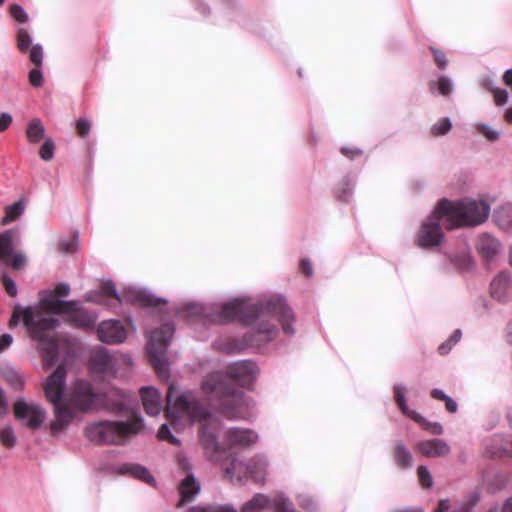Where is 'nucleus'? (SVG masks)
Segmentation results:
<instances>
[{"label": "nucleus", "instance_id": "obj_55", "mask_svg": "<svg viewBox=\"0 0 512 512\" xmlns=\"http://www.w3.org/2000/svg\"><path fill=\"white\" fill-rule=\"evenodd\" d=\"M62 304H65V307L58 310L56 314H63L65 317H68L69 313H72V311H76L78 309H82L79 305V302L77 300H64ZM54 315L55 313L52 312Z\"/></svg>", "mask_w": 512, "mask_h": 512}, {"label": "nucleus", "instance_id": "obj_11", "mask_svg": "<svg viewBox=\"0 0 512 512\" xmlns=\"http://www.w3.org/2000/svg\"><path fill=\"white\" fill-rule=\"evenodd\" d=\"M13 413L22 426L34 431L41 429L47 419V411L41 404L28 401L23 396L15 400Z\"/></svg>", "mask_w": 512, "mask_h": 512}, {"label": "nucleus", "instance_id": "obj_15", "mask_svg": "<svg viewBox=\"0 0 512 512\" xmlns=\"http://www.w3.org/2000/svg\"><path fill=\"white\" fill-rule=\"evenodd\" d=\"M178 468L183 472L178 491L181 496L178 506H183L186 502L191 501L201 490V483L193 472V466L189 457L184 453L177 455Z\"/></svg>", "mask_w": 512, "mask_h": 512}, {"label": "nucleus", "instance_id": "obj_10", "mask_svg": "<svg viewBox=\"0 0 512 512\" xmlns=\"http://www.w3.org/2000/svg\"><path fill=\"white\" fill-rule=\"evenodd\" d=\"M167 401L170 413L175 417H179V413H184L189 415L191 420H195L199 415H210V409L205 407L191 390L179 392L171 385L168 388Z\"/></svg>", "mask_w": 512, "mask_h": 512}, {"label": "nucleus", "instance_id": "obj_3", "mask_svg": "<svg viewBox=\"0 0 512 512\" xmlns=\"http://www.w3.org/2000/svg\"><path fill=\"white\" fill-rule=\"evenodd\" d=\"M11 323L17 325L22 321L29 337L38 341L39 350L47 367H53L59 359V342L56 337L46 332L54 331L60 326V320L51 311L34 310L18 304L11 316Z\"/></svg>", "mask_w": 512, "mask_h": 512}, {"label": "nucleus", "instance_id": "obj_41", "mask_svg": "<svg viewBox=\"0 0 512 512\" xmlns=\"http://www.w3.org/2000/svg\"><path fill=\"white\" fill-rule=\"evenodd\" d=\"M17 46L21 52H26L32 46V36L27 29L17 30Z\"/></svg>", "mask_w": 512, "mask_h": 512}, {"label": "nucleus", "instance_id": "obj_17", "mask_svg": "<svg viewBox=\"0 0 512 512\" xmlns=\"http://www.w3.org/2000/svg\"><path fill=\"white\" fill-rule=\"evenodd\" d=\"M194 421L199 422V438L203 448H223L219 442L221 422L211 410L209 416L199 415Z\"/></svg>", "mask_w": 512, "mask_h": 512}, {"label": "nucleus", "instance_id": "obj_13", "mask_svg": "<svg viewBox=\"0 0 512 512\" xmlns=\"http://www.w3.org/2000/svg\"><path fill=\"white\" fill-rule=\"evenodd\" d=\"M97 470L106 475L131 477L152 487H156L157 484L150 471L144 465L138 463L122 462L115 464L102 462L98 464Z\"/></svg>", "mask_w": 512, "mask_h": 512}, {"label": "nucleus", "instance_id": "obj_52", "mask_svg": "<svg viewBox=\"0 0 512 512\" xmlns=\"http://www.w3.org/2000/svg\"><path fill=\"white\" fill-rule=\"evenodd\" d=\"M430 51L433 55L434 61L440 70H444L447 67L448 60L446 54L436 47H430Z\"/></svg>", "mask_w": 512, "mask_h": 512}, {"label": "nucleus", "instance_id": "obj_43", "mask_svg": "<svg viewBox=\"0 0 512 512\" xmlns=\"http://www.w3.org/2000/svg\"><path fill=\"white\" fill-rule=\"evenodd\" d=\"M157 437L162 441H167L173 445H179L180 440L173 435L170 426L167 423H163L157 432Z\"/></svg>", "mask_w": 512, "mask_h": 512}, {"label": "nucleus", "instance_id": "obj_4", "mask_svg": "<svg viewBox=\"0 0 512 512\" xmlns=\"http://www.w3.org/2000/svg\"><path fill=\"white\" fill-rule=\"evenodd\" d=\"M236 450H206V458L219 467L232 483L243 484L249 479L263 485L266 481L267 462L257 456L248 462L240 460Z\"/></svg>", "mask_w": 512, "mask_h": 512}, {"label": "nucleus", "instance_id": "obj_48", "mask_svg": "<svg viewBox=\"0 0 512 512\" xmlns=\"http://www.w3.org/2000/svg\"><path fill=\"white\" fill-rule=\"evenodd\" d=\"M9 13L11 17L18 23H25L28 21V13L20 4H11L9 7Z\"/></svg>", "mask_w": 512, "mask_h": 512}, {"label": "nucleus", "instance_id": "obj_21", "mask_svg": "<svg viewBox=\"0 0 512 512\" xmlns=\"http://www.w3.org/2000/svg\"><path fill=\"white\" fill-rule=\"evenodd\" d=\"M224 438L232 448H246L256 444L259 436L249 428L231 427L225 432Z\"/></svg>", "mask_w": 512, "mask_h": 512}, {"label": "nucleus", "instance_id": "obj_44", "mask_svg": "<svg viewBox=\"0 0 512 512\" xmlns=\"http://www.w3.org/2000/svg\"><path fill=\"white\" fill-rule=\"evenodd\" d=\"M187 512H237L232 505H207L205 507H192Z\"/></svg>", "mask_w": 512, "mask_h": 512}, {"label": "nucleus", "instance_id": "obj_26", "mask_svg": "<svg viewBox=\"0 0 512 512\" xmlns=\"http://www.w3.org/2000/svg\"><path fill=\"white\" fill-rule=\"evenodd\" d=\"M428 86L432 94H438L446 98H449L454 90L452 79L445 74H441L437 80L429 81Z\"/></svg>", "mask_w": 512, "mask_h": 512}, {"label": "nucleus", "instance_id": "obj_6", "mask_svg": "<svg viewBox=\"0 0 512 512\" xmlns=\"http://www.w3.org/2000/svg\"><path fill=\"white\" fill-rule=\"evenodd\" d=\"M66 378L67 368L62 362L48 375L43 385L46 399L54 406L55 419L50 423L52 435L64 431L75 418L74 411L64 401Z\"/></svg>", "mask_w": 512, "mask_h": 512}, {"label": "nucleus", "instance_id": "obj_20", "mask_svg": "<svg viewBox=\"0 0 512 512\" xmlns=\"http://www.w3.org/2000/svg\"><path fill=\"white\" fill-rule=\"evenodd\" d=\"M435 220H429L423 223L417 236V243L420 247L431 248L441 244L444 238L442 227L439 219L441 217L436 216L433 213Z\"/></svg>", "mask_w": 512, "mask_h": 512}, {"label": "nucleus", "instance_id": "obj_38", "mask_svg": "<svg viewBox=\"0 0 512 512\" xmlns=\"http://www.w3.org/2000/svg\"><path fill=\"white\" fill-rule=\"evenodd\" d=\"M452 128V122L449 117H443L431 126L430 133L432 136L446 135Z\"/></svg>", "mask_w": 512, "mask_h": 512}, {"label": "nucleus", "instance_id": "obj_58", "mask_svg": "<svg viewBox=\"0 0 512 512\" xmlns=\"http://www.w3.org/2000/svg\"><path fill=\"white\" fill-rule=\"evenodd\" d=\"M25 206L21 200L15 201L11 205L7 206L6 212L8 216L16 218L24 212Z\"/></svg>", "mask_w": 512, "mask_h": 512}, {"label": "nucleus", "instance_id": "obj_39", "mask_svg": "<svg viewBox=\"0 0 512 512\" xmlns=\"http://www.w3.org/2000/svg\"><path fill=\"white\" fill-rule=\"evenodd\" d=\"M394 461L399 468L408 469L413 466V456L410 450H396Z\"/></svg>", "mask_w": 512, "mask_h": 512}, {"label": "nucleus", "instance_id": "obj_24", "mask_svg": "<svg viewBox=\"0 0 512 512\" xmlns=\"http://www.w3.org/2000/svg\"><path fill=\"white\" fill-rule=\"evenodd\" d=\"M140 396L146 414L157 416L162 408L160 391L153 386H143L140 389Z\"/></svg>", "mask_w": 512, "mask_h": 512}, {"label": "nucleus", "instance_id": "obj_47", "mask_svg": "<svg viewBox=\"0 0 512 512\" xmlns=\"http://www.w3.org/2000/svg\"><path fill=\"white\" fill-rule=\"evenodd\" d=\"M417 474H418L419 482L423 488H425V489L432 488V486L434 484L433 477L426 466L420 465L417 469Z\"/></svg>", "mask_w": 512, "mask_h": 512}, {"label": "nucleus", "instance_id": "obj_36", "mask_svg": "<svg viewBox=\"0 0 512 512\" xmlns=\"http://www.w3.org/2000/svg\"><path fill=\"white\" fill-rule=\"evenodd\" d=\"M218 348L220 351L226 354L238 353L245 349L244 344H242V338H231L224 340L218 344Z\"/></svg>", "mask_w": 512, "mask_h": 512}, {"label": "nucleus", "instance_id": "obj_8", "mask_svg": "<svg viewBox=\"0 0 512 512\" xmlns=\"http://www.w3.org/2000/svg\"><path fill=\"white\" fill-rule=\"evenodd\" d=\"M144 428V419L138 416L127 421H99L89 425L87 436L97 444L125 445L126 441Z\"/></svg>", "mask_w": 512, "mask_h": 512}, {"label": "nucleus", "instance_id": "obj_49", "mask_svg": "<svg viewBox=\"0 0 512 512\" xmlns=\"http://www.w3.org/2000/svg\"><path fill=\"white\" fill-rule=\"evenodd\" d=\"M43 71L41 66H35L28 73V81L32 87L38 88L43 84Z\"/></svg>", "mask_w": 512, "mask_h": 512}, {"label": "nucleus", "instance_id": "obj_57", "mask_svg": "<svg viewBox=\"0 0 512 512\" xmlns=\"http://www.w3.org/2000/svg\"><path fill=\"white\" fill-rule=\"evenodd\" d=\"M494 102L497 106H503L509 99V93L504 88H496L493 92Z\"/></svg>", "mask_w": 512, "mask_h": 512}, {"label": "nucleus", "instance_id": "obj_33", "mask_svg": "<svg viewBox=\"0 0 512 512\" xmlns=\"http://www.w3.org/2000/svg\"><path fill=\"white\" fill-rule=\"evenodd\" d=\"M410 418L419 423L424 430L430 432L433 435H441L443 433V426L440 423L430 422L416 411H411Z\"/></svg>", "mask_w": 512, "mask_h": 512}, {"label": "nucleus", "instance_id": "obj_59", "mask_svg": "<svg viewBox=\"0 0 512 512\" xmlns=\"http://www.w3.org/2000/svg\"><path fill=\"white\" fill-rule=\"evenodd\" d=\"M340 152L350 160H354L363 155V150L357 147L342 146Z\"/></svg>", "mask_w": 512, "mask_h": 512}, {"label": "nucleus", "instance_id": "obj_22", "mask_svg": "<svg viewBox=\"0 0 512 512\" xmlns=\"http://www.w3.org/2000/svg\"><path fill=\"white\" fill-rule=\"evenodd\" d=\"M491 297L505 303L512 294V278L506 271L499 272L490 283Z\"/></svg>", "mask_w": 512, "mask_h": 512}, {"label": "nucleus", "instance_id": "obj_9", "mask_svg": "<svg viewBox=\"0 0 512 512\" xmlns=\"http://www.w3.org/2000/svg\"><path fill=\"white\" fill-rule=\"evenodd\" d=\"M175 331L176 325L174 321L164 320L159 327L151 330L149 333L146 352L149 356V362L160 375L169 373L167 349Z\"/></svg>", "mask_w": 512, "mask_h": 512}, {"label": "nucleus", "instance_id": "obj_50", "mask_svg": "<svg viewBox=\"0 0 512 512\" xmlns=\"http://www.w3.org/2000/svg\"><path fill=\"white\" fill-rule=\"evenodd\" d=\"M30 61L35 64V66H42L43 63V47L41 44H33L30 47Z\"/></svg>", "mask_w": 512, "mask_h": 512}, {"label": "nucleus", "instance_id": "obj_1", "mask_svg": "<svg viewBox=\"0 0 512 512\" xmlns=\"http://www.w3.org/2000/svg\"><path fill=\"white\" fill-rule=\"evenodd\" d=\"M187 315L195 318L204 326L224 325L240 321L253 327L242 336L245 349L262 353L266 346L279 333L277 325L271 319H277L283 332L288 336L295 334V314L287 304L286 298L273 295L256 301L248 302L245 298H234L219 305L190 303L184 306Z\"/></svg>", "mask_w": 512, "mask_h": 512}, {"label": "nucleus", "instance_id": "obj_35", "mask_svg": "<svg viewBox=\"0 0 512 512\" xmlns=\"http://www.w3.org/2000/svg\"><path fill=\"white\" fill-rule=\"evenodd\" d=\"M1 261L14 270H22L26 266L27 258L23 252L13 250L6 260Z\"/></svg>", "mask_w": 512, "mask_h": 512}, {"label": "nucleus", "instance_id": "obj_27", "mask_svg": "<svg viewBox=\"0 0 512 512\" xmlns=\"http://www.w3.org/2000/svg\"><path fill=\"white\" fill-rule=\"evenodd\" d=\"M356 185L355 177L351 174H347L343 180L339 183L336 189V198L339 202L350 203L354 195V189Z\"/></svg>", "mask_w": 512, "mask_h": 512}, {"label": "nucleus", "instance_id": "obj_28", "mask_svg": "<svg viewBox=\"0 0 512 512\" xmlns=\"http://www.w3.org/2000/svg\"><path fill=\"white\" fill-rule=\"evenodd\" d=\"M493 221L502 230L512 229V203L499 206L493 211Z\"/></svg>", "mask_w": 512, "mask_h": 512}, {"label": "nucleus", "instance_id": "obj_5", "mask_svg": "<svg viewBox=\"0 0 512 512\" xmlns=\"http://www.w3.org/2000/svg\"><path fill=\"white\" fill-rule=\"evenodd\" d=\"M434 214L451 218L448 228L475 227L483 224L489 217L490 204L483 199L464 197L457 201L442 198L438 201Z\"/></svg>", "mask_w": 512, "mask_h": 512}, {"label": "nucleus", "instance_id": "obj_62", "mask_svg": "<svg viewBox=\"0 0 512 512\" xmlns=\"http://www.w3.org/2000/svg\"><path fill=\"white\" fill-rule=\"evenodd\" d=\"M13 122V117L8 112H2L0 114V132L6 131Z\"/></svg>", "mask_w": 512, "mask_h": 512}, {"label": "nucleus", "instance_id": "obj_29", "mask_svg": "<svg viewBox=\"0 0 512 512\" xmlns=\"http://www.w3.org/2000/svg\"><path fill=\"white\" fill-rule=\"evenodd\" d=\"M0 373L2 377L11 385L16 391L24 389L25 380L23 375L11 365H4Z\"/></svg>", "mask_w": 512, "mask_h": 512}, {"label": "nucleus", "instance_id": "obj_2", "mask_svg": "<svg viewBox=\"0 0 512 512\" xmlns=\"http://www.w3.org/2000/svg\"><path fill=\"white\" fill-rule=\"evenodd\" d=\"M258 366L252 360L233 362L226 371H212L205 375L200 387L209 406L229 419H237L245 404L243 388L253 384Z\"/></svg>", "mask_w": 512, "mask_h": 512}, {"label": "nucleus", "instance_id": "obj_56", "mask_svg": "<svg viewBox=\"0 0 512 512\" xmlns=\"http://www.w3.org/2000/svg\"><path fill=\"white\" fill-rule=\"evenodd\" d=\"M77 133L80 137H85L91 130V122L85 117H80L76 122Z\"/></svg>", "mask_w": 512, "mask_h": 512}, {"label": "nucleus", "instance_id": "obj_42", "mask_svg": "<svg viewBox=\"0 0 512 512\" xmlns=\"http://www.w3.org/2000/svg\"><path fill=\"white\" fill-rule=\"evenodd\" d=\"M55 154V143L52 138H46L39 149V156L43 161H50Z\"/></svg>", "mask_w": 512, "mask_h": 512}, {"label": "nucleus", "instance_id": "obj_31", "mask_svg": "<svg viewBox=\"0 0 512 512\" xmlns=\"http://www.w3.org/2000/svg\"><path fill=\"white\" fill-rule=\"evenodd\" d=\"M446 259L453 268L460 271H468L474 265L472 257L466 252L448 254Z\"/></svg>", "mask_w": 512, "mask_h": 512}, {"label": "nucleus", "instance_id": "obj_19", "mask_svg": "<svg viewBox=\"0 0 512 512\" xmlns=\"http://www.w3.org/2000/svg\"><path fill=\"white\" fill-rule=\"evenodd\" d=\"M89 368L93 372H97L103 376H116L117 374V364L110 353V351L106 348H99L96 350L88 360Z\"/></svg>", "mask_w": 512, "mask_h": 512}, {"label": "nucleus", "instance_id": "obj_51", "mask_svg": "<svg viewBox=\"0 0 512 512\" xmlns=\"http://www.w3.org/2000/svg\"><path fill=\"white\" fill-rule=\"evenodd\" d=\"M232 14L233 12H229V17L235 19L246 30L251 31L252 33H259L256 28V25L251 23V21L248 20L242 13L236 12L235 15Z\"/></svg>", "mask_w": 512, "mask_h": 512}, {"label": "nucleus", "instance_id": "obj_32", "mask_svg": "<svg viewBox=\"0 0 512 512\" xmlns=\"http://www.w3.org/2000/svg\"><path fill=\"white\" fill-rule=\"evenodd\" d=\"M45 132L46 129L39 118H33L28 122L26 136L30 143H39L43 139Z\"/></svg>", "mask_w": 512, "mask_h": 512}, {"label": "nucleus", "instance_id": "obj_64", "mask_svg": "<svg viewBox=\"0 0 512 512\" xmlns=\"http://www.w3.org/2000/svg\"><path fill=\"white\" fill-rule=\"evenodd\" d=\"M71 288L68 282H59L55 286V293L59 296H68L70 294Z\"/></svg>", "mask_w": 512, "mask_h": 512}, {"label": "nucleus", "instance_id": "obj_16", "mask_svg": "<svg viewBox=\"0 0 512 512\" xmlns=\"http://www.w3.org/2000/svg\"><path fill=\"white\" fill-rule=\"evenodd\" d=\"M135 398L127 391L111 386L100 391L99 411L125 412L134 409Z\"/></svg>", "mask_w": 512, "mask_h": 512}, {"label": "nucleus", "instance_id": "obj_14", "mask_svg": "<svg viewBox=\"0 0 512 512\" xmlns=\"http://www.w3.org/2000/svg\"><path fill=\"white\" fill-rule=\"evenodd\" d=\"M296 512L291 500L283 493L274 497L257 493L247 501L241 508V512Z\"/></svg>", "mask_w": 512, "mask_h": 512}, {"label": "nucleus", "instance_id": "obj_54", "mask_svg": "<svg viewBox=\"0 0 512 512\" xmlns=\"http://www.w3.org/2000/svg\"><path fill=\"white\" fill-rule=\"evenodd\" d=\"M1 280H2V283H3V286H4V289H5L6 293L10 297L17 296V294H18V287H17V284H16L15 280L11 276H9V275H4Z\"/></svg>", "mask_w": 512, "mask_h": 512}, {"label": "nucleus", "instance_id": "obj_40", "mask_svg": "<svg viewBox=\"0 0 512 512\" xmlns=\"http://www.w3.org/2000/svg\"><path fill=\"white\" fill-rule=\"evenodd\" d=\"M79 235L75 233L72 239H62L59 242L58 249L61 253L72 254L78 250Z\"/></svg>", "mask_w": 512, "mask_h": 512}, {"label": "nucleus", "instance_id": "obj_12", "mask_svg": "<svg viewBox=\"0 0 512 512\" xmlns=\"http://www.w3.org/2000/svg\"><path fill=\"white\" fill-rule=\"evenodd\" d=\"M71 402L75 409L81 412H98L100 405V391L86 379H77L73 383Z\"/></svg>", "mask_w": 512, "mask_h": 512}, {"label": "nucleus", "instance_id": "obj_53", "mask_svg": "<svg viewBox=\"0 0 512 512\" xmlns=\"http://www.w3.org/2000/svg\"><path fill=\"white\" fill-rule=\"evenodd\" d=\"M0 440L3 445L12 447L15 445L16 437L11 427H5L0 431Z\"/></svg>", "mask_w": 512, "mask_h": 512}, {"label": "nucleus", "instance_id": "obj_37", "mask_svg": "<svg viewBox=\"0 0 512 512\" xmlns=\"http://www.w3.org/2000/svg\"><path fill=\"white\" fill-rule=\"evenodd\" d=\"M406 387L403 384H395L394 385V394L395 401L400 409V411L410 417V413L412 410H409L407 405V399L405 396Z\"/></svg>", "mask_w": 512, "mask_h": 512}, {"label": "nucleus", "instance_id": "obj_45", "mask_svg": "<svg viewBox=\"0 0 512 512\" xmlns=\"http://www.w3.org/2000/svg\"><path fill=\"white\" fill-rule=\"evenodd\" d=\"M476 128L488 141H497L501 136L500 131L493 129L490 125L485 123H478Z\"/></svg>", "mask_w": 512, "mask_h": 512}, {"label": "nucleus", "instance_id": "obj_46", "mask_svg": "<svg viewBox=\"0 0 512 512\" xmlns=\"http://www.w3.org/2000/svg\"><path fill=\"white\" fill-rule=\"evenodd\" d=\"M298 505L309 512H314L318 508L317 501L309 494H299L297 496Z\"/></svg>", "mask_w": 512, "mask_h": 512}, {"label": "nucleus", "instance_id": "obj_60", "mask_svg": "<svg viewBox=\"0 0 512 512\" xmlns=\"http://www.w3.org/2000/svg\"><path fill=\"white\" fill-rule=\"evenodd\" d=\"M480 493L474 492L469 496V504H466L456 510V512H473V507L479 502Z\"/></svg>", "mask_w": 512, "mask_h": 512}, {"label": "nucleus", "instance_id": "obj_61", "mask_svg": "<svg viewBox=\"0 0 512 512\" xmlns=\"http://www.w3.org/2000/svg\"><path fill=\"white\" fill-rule=\"evenodd\" d=\"M192 5L203 17H207L210 14V7L202 0H193Z\"/></svg>", "mask_w": 512, "mask_h": 512}, {"label": "nucleus", "instance_id": "obj_30", "mask_svg": "<svg viewBox=\"0 0 512 512\" xmlns=\"http://www.w3.org/2000/svg\"><path fill=\"white\" fill-rule=\"evenodd\" d=\"M17 230L7 229L0 233V260H6L15 248Z\"/></svg>", "mask_w": 512, "mask_h": 512}, {"label": "nucleus", "instance_id": "obj_7", "mask_svg": "<svg viewBox=\"0 0 512 512\" xmlns=\"http://www.w3.org/2000/svg\"><path fill=\"white\" fill-rule=\"evenodd\" d=\"M112 297L119 303L127 302L141 308L155 309L168 304V299L156 296L146 288L129 286L120 294L112 279L102 281L100 290H90L85 294V301L104 304L106 298Z\"/></svg>", "mask_w": 512, "mask_h": 512}, {"label": "nucleus", "instance_id": "obj_63", "mask_svg": "<svg viewBox=\"0 0 512 512\" xmlns=\"http://www.w3.org/2000/svg\"><path fill=\"white\" fill-rule=\"evenodd\" d=\"M13 343V336L9 333L0 335V353L8 349Z\"/></svg>", "mask_w": 512, "mask_h": 512}, {"label": "nucleus", "instance_id": "obj_18", "mask_svg": "<svg viewBox=\"0 0 512 512\" xmlns=\"http://www.w3.org/2000/svg\"><path fill=\"white\" fill-rule=\"evenodd\" d=\"M98 340L104 344H121L127 338V331L118 319H108L100 322L97 326Z\"/></svg>", "mask_w": 512, "mask_h": 512}, {"label": "nucleus", "instance_id": "obj_23", "mask_svg": "<svg viewBox=\"0 0 512 512\" xmlns=\"http://www.w3.org/2000/svg\"><path fill=\"white\" fill-rule=\"evenodd\" d=\"M97 319V313L82 308L69 313L68 317H64V322L76 329L92 330L96 326Z\"/></svg>", "mask_w": 512, "mask_h": 512}, {"label": "nucleus", "instance_id": "obj_25", "mask_svg": "<svg viewBox=\"0 0 512 512\" xmlns=\"http://www.w3.org/2000/svg\"><path fill=\"white\" fill-rule=\"evenodd\" d=\"M478 253L486 260H493L501 251L502 245L495 237L484 233L476 244Z\"/></svg>", "mask_w": 512, "mask_h": 512}, {"label": "nucleus", "instance_id": "obj_34", "mask_svg": "<svg viewBox=\"0 0 512 512\" xmlns=\"http://www.w3.org/2000/svg\"><path fill=\"white\" fill-rule=\"evenodd\" d=\"M64 299H61L56 295V293L52 290H40L39 291V306L34 308V310L47 311L44 309L45 306H54L58 304H62Z\"/></svg>", "mask_w": 512, "mask_h": 512}]
</instances>
